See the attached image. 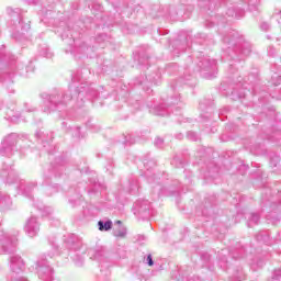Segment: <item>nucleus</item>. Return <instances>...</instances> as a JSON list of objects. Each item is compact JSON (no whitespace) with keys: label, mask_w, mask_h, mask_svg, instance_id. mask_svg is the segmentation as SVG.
Returning <instances> with one entry per match:
<instances>
[{"label":"nucleus","mask_w":281,"mask_h":281,"mask_svg":"<svg viewBox=\"0 0 281 281\" xmlns=\"http://www.w3.org/2000/svg\"><path fill=\"white\" fill-rule=\"evenodd\" d=\"M116 224H117V225H122V221H120V220L116 221Z\"/></svg>","instance_id":"nucleus-3"},{"label":"nucleus","mask_w":281,"mask_h":281,"mask_svg":"<svg viewBox=\"0 0 281 281\" xmlns=\"http://www.w3.org/2000/svg\"><path fill=\"white\" fill-rule=\"evenodd\" d=\"M147 262L149 267H153L154 262H153V256L148 255L147 257Z\"/></svg>","instance_id":"nucleus-2"},{"label":"nucleus","mask_w":281,"mask_h":281,"mask_svg":"<svg viewBox=\"0 0 281 281\" xmlns=\"http://www.w3.org/2000/svg\"><path fill=\"white\" fill-rule=\"evenodd\" d=\"M98 225H99L100 232H109V229H111V227H113V222L108 221V222L103 223L102 221H100L98 223Z\"/></svg>","instance_id":"nucleus-1"}]
</instances>
